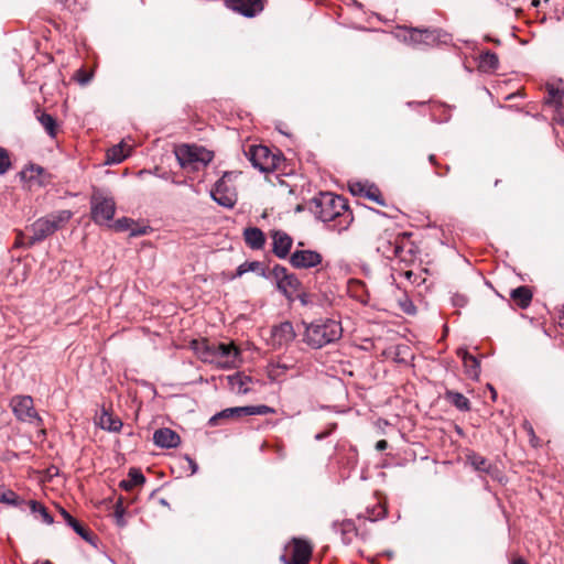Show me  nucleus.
<instances>
[{
    "label": "nucleus",
    "mask_w": 564,
    "mask_h": 564,
    "mask_svg": "<svg viewBox=\"0 0 564 564\" xmlns=\"http://www.w3.org/2000/svg\"><path fill=\"white\" fill-rule=\"evenodd\" d=\"M225 4L247 18H252L263 10L261 0H225Z\"/></svg>",
    "instance_id": "17"
},
{
    "label": "nucleus",
    "mask_w": 564,
    "mask_h": 564,
    "mask_svg": "<svg viewBox=\"0 0 564 564\" xmlns=\"http://www.w3.org/2000/svg\"><path fill=\"white\" fill-rule=\"evenodd\" d=\"M430 161H431V162H434V155H431V156H430Z\"/></svg>",
    "instance_id": "55"
},
{
    "label": "nucleus",
    "mask_w": 564,
    "mask_h": 564,
    "mask_svg": "<svg viewBox=\"0 0 564 564\" xmlns=\"http://www.w3.org/2000/svg\"><path fill=\"white\" fill-rule=\"evenodd\" d=\"M499 59L498 56L490 52L486 51L479 56V68L484 72H491L498 68Z\"/></svg>",
    "instance_id": "29"
},
{
    "label": "nucleus",
    "mask_w": 564,
    "mask_h": 564,
    "mask_svg": "<svg viewBox=\"0 0 564 564\" xmlns=\"http://www.w3.org/2000/svg\"><path fill=\"white\" fill-rule=\"evenodd\" d=\"M11 166L9 153L6 149L0 148V174H4Z\"/></svg>",
    "instance_id": "36"
},
{
    "label": "nucleus",
    "mask_w": 564,
    "mask_h": 564,
    "mask_svg": "<svg viewBox=\"0 0 564 564\" xmlns=\"http://www.w3.org/2000/svg\"><path fill=\"white\" fill-rule=\"evenodd\" d=\"M145 481L143 474L135 469L131 468L128 474V478L120 481V488L124 490H131L135 486H140Z\"/></svg>",
    "instance_id": "28"
},
{
    "label": "nucleus",
    "mask_w": 564,
    "mask_h": 564,
    "mask_svg": "<svg viewBox=\"0 0 564 564\" xmlns=\"http://www.w3.org/2000/svg\"><path fill=\"white\" fill-rule=\"evenodd\" d=\"M174 154L178 164L189 171H198L213 160V152L196 144H181L175 147Z\"/></svg>",
    "instance_id": "5"
},
{
    "label": "nucleus",
    "mask_w": 564,
    "mask_h": 564,
    "mask_svg": "<svg viewBox=\"0 0 564 564\" xmlns=\"http://www.w3.org/2000/svg\"><path fill=\"white\" fill-rule=\"evenodd\" d=\"M116 516H117V521L120 525L123 524V520H122V510H120L119 508L116 509Z\"/></svg>",
    "instance_id": "47"
},
{
    "label": "nucleus",
    "mask_w": 564,
    "mask_h": 564,
    "mask_svg": "<svg viewBox=\"0 0 564 564\" xmlns=\"http://www.w3.org/2000/svg\"><path fill=\"white\" fill-rule=\"evenodd\" d=\"M564 99V90L562 80L558 83L546 84V95L544 97V112L550 113L554 124L564 126V115L562 105Z\"/></svg>",
    "instance_id": "7"
},
{
    "label": "nucleus",
    "mask_w": 564,
    "mask_h": 564,
    "mask_svg": "<svg viewBox=\"0 0 564 564\" xmlns=\"http://www.w3.org/2000/svg\"><path fill=\"white\" fill-rule=\"evenodd\" d=\"M296 337L291 322H282L271 329V345L274 348H282L290 345Z\"/></svg>",
    "instance_id": "15"
},
{
    "label": "nucleus",
    "mask_w": 564,
    "mask_h": 564,
    "mask_svg": "<svg viewBox=\"0 0 564 564\" xmlns=\"http://www.w3.org/2000/svg\"><path fill=\"white\" fill-rule=\"evenodd\" d=\"M131 225H132V220L127 218V217H123L121 219H118L115 224H113V227L117 229V230H120V231H124V230H129L131 229Z\"/></svg>",
    "instance_id": "39"
},
{
    "label": "nucleus",
    "mask_w": 564,
    "mask_h": 564,
    "mask_svg": "<svg viewBox=\"0 0 564 564\" xmlns=\"http://www.w3.org/2000/svg\"><path fill=\"white\" fill-rule=\"evenodd\" d=\"M388 447V442L386 440H380L376 444V449L383 451Z\"/></svg>",
    "instance_id": "45"
},
{
    "label": "nucleus",
    "mask_w": 564,
    "mask_h": 564,
    "mask_svg": "<svg viewBox=\"0 0 564 564\" xmlns=\"http://www.w3.org/2000/svg\"><path fill=\"white\" fill-rule=\"evenodd\" d=\"M403 239L399 235L386 231L377 243V250L387 259L402 258Z\"/></svg>",
    "instance_id": "14"
},
{
    "label": "nucleus",
    "mask_w": 564,
    "mask_h": 564,
    "mask_svg": "<svg viewBox=\"0 0 564 564\" xmlns=\"http://www.w3.org/2000/svg\"><path fill=\"white\" fill-rule=\"evenodd\" d=\"M84 540H89V531L85 529L76 519L68 524Z\"/></svg>",
    "instance_id": "38"
},
{
    "label": "nucleus",
    "mask_w": 564,
    "mask_h": 564,
    "mask_svg": "<svg viewBox=\"0 0 564 564\" xmlns=\"http://www.w3.org/2000/svg\"><path fill=\"white\" fill-rule=\"evenodd\" d=\"M467 460L476 470L490 473L491 465L484 456L473 453L467 456Z\"/></svg>",
    "instance_id": "32"
},
{
    "label": "nucleus",
    "mask_w": 564,
    "mask_h": 564,
    "mask_svg": "<svg viewBox=\"0 0 564 564\" xmlns=\"http://www.w3.org/2000/svg\"><path fill=\"white\" fill-rule=\"evenodd\" d=\"M70 218L72 213L69 210H59L46 217L39 218L30 227L32 235L29 237L26 245L33 246L44 240L58 230Z\"/></svg>",
    "instance_id": "4"
},
{
    "label": "nucleus",
    "mask_w": 564,
    "mask_h": 564,
    "mask_svg": "<svg viewBox=\"0 0 564 564\" xmlns=\"http://www.w3.org/2000/svg\"><path fill=\"white\" fill-rule=\"evenodd\" d=\"M10 408L19 421L35 424L36 426L42 425V419L34 409L32 397L14 395L10 400Z\"/></svg>",
    "instance_id": "9"
},
{
    "label": "nucleus",
    "mask_w": 564,
    "mask_h": 564,
    "mask_svg": "<svg viewBox=\"0 0 564 564\" xmlns=\"http://www.w3.org/2000/svg\"><path fill=\"white\" fill-rule=\"evenodd\" d=\"M39 508H40V511H41V514L43 517V520L46 522V523H52L53 522V518L51 517V514L46 511V509L39 505Z\"/></svg>",
    "instance_id": "42"
},
{
    "label": "nucleus",
    "mask_w": 564,
    "mask_h": 564,
    "mask_svg": "<svg viewBox=\"0 0 564 564\" xmlns=\"http://www.w3.org/2000/svg\"><path fill=\"white\" fill-rule=\"evenodd\" d=\"M37 120L51 138L56 135V120L46 112H40Z\"/></svg>",
    "instance_id": "31"
},
{
    "label": "nucleus",
    "mask_w": 564,
    "mask_h": 564,
    "mask_svg": "<svg viewBox=\"0 0 564 564\" xmlns=\"http://www.w3.org/2000/svg\"><path fill=\"white\" fill-rule=\"evenodd\" d=\"M350 191L354 195H360L379 205H384L380 191L375 185L356 182L350 185Z\"/></svg>",
    "instance_id": "20"
},
{
    "label": "nucleus",
    "mask_w": 564,
    "mask_h": 564,
    "mask_svg": "<svg viewBox=\"0 0 564 564\" xmlns=\"http://www.w3.org/2000/svg\"><path fill=\"white\" fill-rule=\"evenodd\" d=\"M512 564H527V563L523 560H521V558H517V560L513 561Z\"/></svg>",
    "instance_id": "50"
},
{
    "label": "nucleus",
    "mask_w": 564,
    "mask_h": 564,
    "mask_svg": "<svg viewBox=\"0 0 564 564\" xmlns=\"http://www.w3.org/2000/svg\"><path fill=\"white\" fill-rule=\"evenodd\" d=\"M310 209L323 223L341 218L340 224L344 223L345 225L339 230L347 228L352 220L346 200L341 196L329 192L319 193L315 196L311 200Z\"/></svg>",
    "instance_id": "1"
},
{
    "label": "nucleus",
    "mask_w": 564,
    "mask_h": 564,
    "mask_svg": "<svg viewBox=\"0 0 564 564\" xmlns=\"http://www.w3.org/2000/svg\"><path fill=\"white\" fill-rule=\"evenodd\" d=\"M91 79V75L86 73L85 70L83 69H79L78 70V74H77V80L80 85H86L90 82Z\"/></svg>",
    "instance_id": "41"
},
{
    "label": "nucleus",
    "mask_w": 564,
    "mask_h": 564,
    "mask_svg": "<svg viewBox=\"0 0 564 564\" xmlns=\"http://www.w3.org/2000/svg\"><path fill=\"white\" fill-rule=\"evenodd\" d=\"M193 348L204 362L214 364L223 369L237 368L240 364V352L232 343L194 340Z\"/></svg>",
    "instance_id": "2"
},
{
    "label": "nucleus",
    "mask_w": 564,
    "mask_h": 564,
    "mask_svg": "<svg viewBox=\"0 0 564 564\" xmlns=\"http://www.w3.org/2000/svg\"><path fill=\"white\" fill-rule=\"evenodd\" d=\"M312 554V546L303 540L294 539L281 556L284 564H306Z\"/></svg>",
    "instance_id": "13"
},
{
    "label": "nucleus",
    "mask_w": 564,
    "mask_h": 564,
    "mask_svg": "<svg viewBox=\"0 0 564 564\" xmlns=\"http://www.w3.org/2000/svg\"><path fill=\"white\" fill-rule=\"evenodd\" d=\"M404 41L413 44H434L437 40L436 30L410 29L404 35Z\"/></svg>",
    "instance_id": "18"
},
{
    "label": "nucleus",
    "mask_w": 564,
    "mask_h": 564,
    "mask_svg": "<svg viewBox=\"0 0 564 564\" xmlns=\"http://www.w3.org/2000/svg\"><path fill=\"white\" fill-rule=\"evenodd\" d=\"M410 310H411V306H408V310H405V312L406 313H412V311H410Z\"/></svg>",
    "instance_id": "53"
},
{
    "label": "nucleus",
    "mask_w": 564,
    "mask_h": 564,
    "mask_svg": "<svg viewBox=\"0 0 564 564\" xmlns=\"http://www.w3.org/2000/svg\"><path fill=\"white\" fill-rule=\"evenodd\" d=\"M234 173H225L210 191L212 198L220 206L231 208L237 202V193L232 185Z\"/></svg>",
    "instance_id": "10"
},
{
    "label": "nucleus",
    "mask_w": 564,
    "mask_h": 564,
    "mask_svg": "<svg viewBox=\"0 0 564 564\" xmlns=\"http://www.w3.org/2000/svg\"><path fill=\"white\" fill-rule=\"evenodd\" d=\"M43 173H44L43 167H41L39 165H30L29 167H26L25 170H23L21 172V176H22V178L33 181V180L40 177Z\"/></svg>",
    "instance_id": "34"
},
{
    "label": "nucleus",
    "mask_w": 564,
    "mask_h": 564,
    "mask_svg": "<svg viewBox=\"0 0 564 564\" xmlns=\"http://www.w3.org/2000/svg\"><path fill=\"white\" fill-rule=\"evenodd\" d=\"M98 424L102 430L109 432H118L122 427V422L107 411L101 412Z\"/></svg>",
    "instance_id": "27"
},
{
    "label": "nucleus",
    "mask_w": 564,
    "mask_h": 564,
    "mask_svg": "<svg viewBox=\"0 0 564 564\" xmlns=\"http://www.w3.org/2000/svg\"><path fill=\"white\" fill-rule=\"evenodd\" d=\"M452 303L454 306L464 307L467 304V297L462 294H455L452 297Z\"/></svg>",
    "instance_id": "40"
},
{
    "label": "nucleus",
    "mask_w": 564,
    "mask_h": 564,
    "mask_svg": "<svg viewBox=\"0 0 564 564\" xmlns=\"http://www.w3.org/2000/svg\"><path fill=\"white\" fill-rule=\"evenodd\" d=\"M446 400L460 411H468L470 409L469 400L462 393L455 391H447L445 393Z\"/></svg>",
    "instance_id": "30"
},
{
    "label": "nucleus",
    "mask_w": 564,
    "mask_h": 564,
    "mask_svg": "<svg viewBox=\"0 0 564 564\" xmlns=\"http://www.w3.org/2000/svg\"><path fill=\"white\" fill-rule=\"evenodd\" d=\"M333 527H334V529H335L336 531H337V530H339V531L341 532V534H343V541H344L345 543H349V542H350V539H349V538H346V535H347V534H351V533H354V531H355V527H354L352 521H350V520H345V521H343V522H340V523H338V522H334Z\"/></svg>",
    "instance_id": "33"
},
{
    "label": "nucleus",
    "mask_w": 564,
    "mask_h": 564,
    "mask_svg": "<svg viewBox=\"0 0 564 564\" xmlns=\"http://www.w3.org/2000/svg\"><path fill=\"white\" fill-rule=\"evenodd\" d=\"M247 154L251 164L261 172H271L278 167L279 158L265 145H252Z\"/></svg>",
    "instance_id": "12"
},
{
    "label": "nucleus",
    "mask_w": 564,
    "mask_h": 564,
    "mask_svg": "<svg viewBox=\"0 0 564 564\" xmlns=\"http://www.w3.org/2000/svg\"><path fill=\"white\" fill-rule=\"evenodd\" d=\"M274 413V409L261 404V405H246V406H234L227 408L209 419V425L217 426L221 421H235L246 415H265Z\"/></svg>",
    "instance_id": "8"
},
{
    "label": "nucleus",
    "mask_w": 564,
    "mask_h": 564,
    "mask_svg": "<svg viewBox=\"0 0 564 564\" xmlns=\"http://www.w3.org/2000/svg\"><path fill=\"white\" fill-rule=\"evenodd\" d=\"M273 240V253L284 259L290 253V249L292 247V238L284 231H274L272 235Z\"/></svg>",
    "instance_id": "22"
},
{
    "label": "nucleus",
    "mask_w": 564,
    "mask_h": 564,
    "mask_svg": "<svg viewBox=\"0 0 564 564\" xmlns=\"http://www.w3.org/2000/svg\"><path fill=\"white\" fill-rule=\"evenodd\" d=\"M91 218L98 225H109L113 219L116 203L111 195L102 189H94L90 198Z\"/></svg>",
    "instance_id": "6"
},
{
    "label": "nucleus",
    "mask_w": 564,
    "mask_h": 564,
    "mask_svg": "<svg viewBox=\"0 0 564 564\" xmlns=\"http://www.w3.org/2000/svg\"><path fill=\"white\" fill-rule=\"evenodd\" d=\"M131 149L132 147L128 142L121 141L107 151L105 163L109 165L121 163L128 158Z\"/></svg>",
    "instance_id": "24"
},
{
    "label": "nucleus",
    "mask_w": 564,
    "mask_h": 564,
    "mask_svg": "<svg viewBox=\"0 0 564 564\" xmlns=\"http://www.w3.org/2000/svg\"><path fill=\"white\" fill-rule=\"evenodd\" d=\"M246 243L254 250L262 249L265 242V237L262 230L257 227L246 228L243 231Z\"/></svg>",
    "instance_id": "25"
},
{
    "label": "nucleus",
    "mask_w": 564,
    "mask_h": 564,
    "mask_svg": "<svg viewBox=\"0 0 564 564\" xmlns=\"http://www.w3.org/2000/svg\"><path fill=\"white\" fill-rule=\"evenodd\" d=\"M540 4H541V0H532V1H531V6H532V7H535V8H536V7H539Z\"/></svg>",
    "instance_id": "49"
},
{
    "label": "nucleus",
    "mask_w": 564,
    "mask_h": 564,
    "mask_svg": "<svg viewBox=\"0 0 564 564\" xmlns=\"http://www.w3.org/2000/svg\"><path fill=\"white\" fill-rule=\"evenodd\" d=\"M61 514H62L63 519L65 520V522H66L67 524H69L70 522H73V521H74V519H75V518H73V517H72V516H70L66 510H64V509H62V510H61Z\"/></svg>",
    "instance_id": "44"
},
{
    "label": "nucleus",
    "mask_w": 564,
    "mask_h": 564,
    "mask_svg": "<svg viewBox=\"0 0 564 564\" xmlns=\"http://www.w3.org/2000/svg\"><path fill=\"white\" fill-rule=\"evenodd\" d=\"M322 256L314 250H295L290 258V262L297 269L315 268L322 263Z\"/></svg>",
    "instance_id": "16"
},
{
    "label": "nucleus",
    "mask_w": 564,
    "mask_h": 564,
    "mask_svg": "<svg viewBox=\"0 0 564 564\" xmlns=\"http://www.w3.org/2000/svg\"><path fill=\"white\" fill-rule=\"evenodd\" d=\"M322 437H323V435H321V434L316 435L317 440H321Z\"/></svg>",
    "instance_id": "56"
},
{
    "label": "nucleus",
    "mask_w": 564,
    "mask_h": 564,
    "mask_svg": "<svg viewBox=\"0 0 564 564\" xmlns=\"http://www.w3.org/2000/svg\"><path fill=\"white\" fill-rule=\"evenodd\" d=\"M34 564H53V563H51L50 561L46 560V561H43V562H39L37 561Z\"/></svg>",
    "instance_id": "51"
},
{
    "label": "nucleus",
    "mask_w": 564,
    "mask_h": 564,
    "mask_svg": "<svg viewBox=\"0 0 564 564\" xmlns=\"http://www.w3.org/2000/svg\"><path fill=\"white\" fill-rule=\"evenodd\" d=\"M186 459H187L188 465L191 467L192 474H195L197 471V469H198L197 464L192 458H189V457H186Z\"/></svg>",
    "instance_id": "46"
},
{
    "label": "nucleus",
    "mask_w": 564,
    "mask_h": 564,
    "mask_svg": "<svg viewBox=\"0 0 564 564\" xmlns=\"http://www.w3.org/2000/svg\"><path fill=\"white\" fill-rule=\"evenodd\" d=\"M271 275L276 284V289L288 299H292L300 291L301 282L295 274L288 271L282 265H274Z\"/></svg>",
    "instance_id": "11"
},
{
    "label": "nucleus",
    "mask_w": 564,
    "mask_h": 564,
    "mask_svg": "<svg viewBox=\"0 0 564 564\" xmlns=\"http://www.w3.org/2000/svg\"><path fill=\"white\" fill-rule=\"evenodd\" d=\"M230 390L238 394H246L252 389L253 381L251 377L236 372L227 377Z\"/></svg>",
    "instance_id": "23"
},
{
    "label": "nucleus",
    "mask_w": 564,
    "mask_h": 564,
    "mask_svg": "<svg viewBox=\"0 0 564 564\" xmlns=\"http://www.w3.org/2000/svg\"><path fill=\"white\" fill-rule=\"evenodd\" d=\"M410 310H411V306H408V310H405V312L406 313H412V311H410Z\"/></svg>",
    "instance_id": "52"
},
{
    "label": "nucleus",
    "mask_w": 564,
    "mask_h": 564,
    "mask_svg": "<svg viewBox=\"0 0 564 564\" xmlns=\"http://www.w3.org/2000/svg\"><path fill=\"white\" fill-rule=\"evenodd\" d=\"M457 356L463 361L465 375L473 380H477L480 375L479 360L475 356L470 355L465 348H458Z\"/></svg>",
    "instance_id": "19"
},
{
    "label": "nucleus",
    "mask_w": 564,
    "mask_h": 564,
    "mask_svg": "<svg viewBox=\"0 0 564 564\" xmlns=\"http://www.w3.org/2000/svg\"><path fill=\"white\" fill-rule=\"evenodd\" d=\"M260 267H261V264L258 261L243 262L242 264H240L238 267L236 275L241 276L242 274H245L249 271H257L258 269H260Z\"/></svg>",
    "instance_id": "35"
},
{
    "label": "nucleus",
    "mask_w": 564,
    "mask_h": 564,
    "mask_svg": "<svg viewBox=\"0 0 564 564\" xmlns=\"http://www.w3.org/2000/svg\"><path fill=\"white\" fill-rule=\"evenodd\" d=\"M36 506H37V503L33 502V510H36Z\"/></svg>",
    "instance_id": "54"
},
{
    "label": "nucleus",
    "mask_w": 564,
    "mask_h": 564,
    "mask_svg": "<svg viewBox=\"0 0 564 564\" xmlns=\"http://www.w3.org/2000/svg\"><path fill=\"white\" fill-rule=\"evenodd\" d=\"M22 237H23V235H22V232H20L19 236H18V239L15 241V246L17 247H20V246L23 245Z\"/></svg>",
    "instance_id": "48"
},
{
    "label": "nucleus",
    "mask_w": 564,
    "mask_h": 564,
    "mask_svg": "<svg viewBox=\"0 0 564 564\" xmlns=\"http://www.w3.org/2000/svg\"><path fill=\"white\" fill-rule=\"evenodd\" d=\"M303 341L314 349L338 340L343 334L340 323L333 318H318L312 323H303Z\"/></svg>",
    "instance_id": "3"
},
{
    "label": "nucleus",
    "mask_w": 564,
    "mask_h": 564,
    "mask_svg": "<svg viewBox=\"0 0 564 564\" xmlns=\"http://www.w3.org/2000/svg\"><path fill=\"white\" fill-rule=\"evenodd\" d=\"M510 296L521 308H527L532 301V292L528 286L513 289Z\"/></svg>",
    "instance_id": "26"
},
{
    "label": "nucleus",
    "mask_w": 564,
    "mask_h": 564,
    "mask_svg": "<svg viewBox=\"0 0 564 564\" xmlns=\"http://www.w3.org/2000/svg\"><path fill=\"white\" fill-rule=\"evenodd\" d=\"M543 1H544V3H547V2H549V0H543Z\"/></svg>",
    "instance_id": "57"
},
{
    "label": "nucleus",
    "mask_w": 564,
    "mask_h": 564,
    "mask_svg": "<svg viewBox=\"0 0 564 564\" xmlns=\"http://www.w3.org/2000/svg\"><path fill=\"white\" fill-rule=\"evenodd\" d=\"M148 229H149V227H142V228H139V229H131V235L132 236L147 235L148 234Z\"/></svg>",
    "instance_id": "43"
},
{
    "label": "nucleus",
    "mask_w": 564,
    "mask_h": 564,
    "mask_svg": "<svg viewBox=\"0 0 564 564\" xmlns=\"http://www.w3.org/2000/svg\"><path fill=\"white\" fill-rule=\"evenodd\" d=\"M154 444L162 448L176 447L181 438L176 432L171 429H160L153 434Z\"/></svg>",
    "instance_id": "21"
},
{
    "label": "nucleus",
    "mask_w": 564,
    "mask_h": 564,
    "mask_svg": "<svg viewBox=\"0 0 564 564\" xmlns=\"http://www.w3.org/2000/svg\"><path fill=\"white\" fill-rule=\"evenodd\" d=\"M0 502L15 505L17 495L12 490H6L0 487Z\"/></svg>",
    "instance_id": "37"
}]
</instances>
